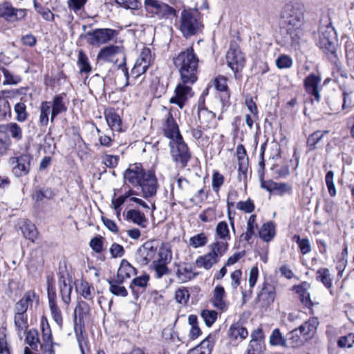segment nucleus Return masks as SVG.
<instances>
[{
	"mask_svg": "<svg viewBox=\"0 0 354 354\" xmlns=\"http://www.w3.org/2000/svg\"><path fill=\"white\" fill-rule=\"evenodd\" d=\"M135 259L142 266L151 262V268L156 277L160 279L169 272L167 264L171 261L172 252L167 243H162L158 250L156 242L147 241L138 249Z\"/></svg>",
	"mask_w": 354,
	"mask_h": 354,
	"instance_id": "nucleus-1",
	"label": "nucleus"
},
{
	"mask_svg": "<svg viewBox=\"0 0 354 354\" xmlns=\"http://www.w3.org/2000/svg\"><path fill=\"white\" fill-rule=\"evenodd\" d=\"M174 64L178 69L180 77L186 80H198V59L192 47L180 52L174 58Z\"/></svg>",
	"mask_w": 354,
	"mask_h": 354,
	"instance_id": "nucleus-2",
	"label": "nucleus"
},
{
	"mask_svg": "<svg viewBox=\"0 0 354 354\" xmlns=\"http://www.w3.org/2000/svg\"><path fill=\"white\" fill-rule=\"evenodd\" d=\"M97 59L106 62L118 64L126 77L125 86L129 84V75L126 66V53L124 48L120 45H109L101 48L97 55Z\"/></svg>",
	"mask_w": 354,
	"mask_h": 354,
	"instance_id": "nucleus-3",
	"label": "nucleus"
},
{
	"mask_svg": "<svg viewBox=\"0 0 354 354\" xmlns=\"http://www.w3.org/2000/svg\"><path fill=\"white\" fill-rule=\"evenodd\" d=\"M90 307L83 301H78L74 310V329L82 354H86L87 343L83 335L84 320L88 319Z\"/></svg>",
	"mask_w": 354,
	"mask_h": 354,
	"instance_id": "nucleus-4",
	"label": "nucleus"
},
{
	"mask_svg": "<svg viewBox=\"0 0 354 354\" xmlns=\"http://www.w3.org/2000/svg\"><path fill=\"white\" fill-rule=\"evenodd\" d=\"M227 248V243L223 241H215L211 243L208 245L209 251L206 254L200 256L196 259V266L209 270L219 261L220 258L225 253Z\"/></svg>",
	"mask_w": 354,
	"mask_h": 354,
	"instance_id": "nucleus-5",
	"label": "nucleus"
},
{
	"mask_svg": "<svg viewBox=\"0 0 354 354\" xmlns=\"http://www.w3.org/2000/svg\"><path fill=\"white\" fill-rule=\"evenodd\" d=\"M203 25L196 12L183 10L180 17L179 30L183 37L189 38L202 30Z\"/></svg>",
	"mask_w": 354,
	"mask_h": 354,
	"instance_id": "nucleus-6",
	"label": "nucleus"
},
{
	"mask_svg": "<svg viewBox=\"0 0 354 354\" xmlns=\"http://www.w3.org/2000/svg\"><path fill=\"white\" fill-rule=\"evenodd\" d=\"M197 81L194 79H183L180 77V81L174 90V95L169 100L171 104H176L180 109H183L185 102L194 95L192 90L193 84Z\"/></svg>",
	"mask_w": 354,
	"mask_h": 354,
	"instance_id": "nucleus-7",
	"label": "nucleus"
},
{
	"mask_svg": "<svg viewBox=\"0 0 354 354\" xmlns=\"http://www.w3.org/2000/svg\"><path fill=\"white\" fill-rule=\"evenodd\" d=\"M317 45L326 54L335 53L337 39L335 30L333 27L330 26L320 27Z\"/></svg>",
	"mask_w": 354,
	"mask_h": 354,
	"instance_id": "nucleus-8",
	"label": "nucleus"
},
{
	"mask_svg": "<svg viewBox=\"0 0 354 354\" xmlns=\"http://www.w3.org/2000/svg\"><path fill=\"white\" fill-rule=\"evenodd\" d=\"M144 4L147 12L151 17L169 19L176 16V10L161 1L145 0Z\"/></svg>",
	"mask_w": 354,
	"mask_h": 354,
	"instance_id": "nucleus-9",
	"label": "nucleus"
},
{
	"mask_svg": "<svg viewBox=\"0 0 354 354\" xmlns=\"http://www.w3.org/2000/svg\"><path fill=\"white\" fill-rule=\"evenodd\" d=\"M169 147L173 160L181 167H185L190 159V153L183 137L170 140Z\"/></svg>",
	"mask_w": 354,
	"mask_h": 354,
	"instance_id": "nucleus-10",
	"label": "nucleus"
},
{
	"mask_svg": "<svg viewBox=\"0 0 354 354\" xmlns=\"http://www.w3.org/2000/svg\"><path fill=\"white\" fill-rule=\"evenodd\" d=\"M117 35L115 30L110 28H97L93 31L87 32L85 37L87 42L94 46H100V45L106 44L113 40Z\"/></svg>",
	"mask_w": 354,
	"mask_h": 354,
	"instance_id": "nucleus-11",
	"label": "nucleus"
},
{
	"mask_svg": "<svg viewBox=\"0 0 354 354\" xmlns=\"http://www.w3.org/2000/svg\"><path fill=\"white\" fill-rule=\"evenodd\" d=\"M227 66L234 72L235 77L245 66V56L236 45H231L226 54Z\"/></svg>",
	"mask_w": 354,
	"mask_h": 354,
	"instance_id": "nucleus-12",
	"label": "nucleus"
},
{
	"mask_svg": "<svg viewBox=\"0 0 354 354\" xmlns=\"http://www.w3.org/2000/svg\"><path fill=\"white\" fill-rule=\"evenodd\" d=\"M27 10L23 8H17L9 2L0 4V18H3L9 23H16L25 19Z\"/></svg>",
	"mask_w": 354,
	"mask_h": 354,
	"instance_id": "nucleus-13",
	"label": "nucleus"
},
{
	"mask_svg": "<svg viewBox=\"0 0 354 354\" xmlns=\"http://www.w3.org/2000/svg\"><path fill=\"white\" fill-rule=\"evenodd\" d=\"M305 19H296L295 20H288L283 23L287 35L290 37L292 46H296L299 43L304 33V26Z\"/></svg>",
	"mask_w": 354,
	"mask_h": 354,
	"instance_id": "nucleus-14",
	"label": "nucleus"
},
{
	"mask_svg": "<svg viewBox=\"0 0 354 354\" xmlns=\"http://www.w3.org/2000/svg\"><path fill=\"white\" fill-rule=\"evenodd\" d=\"M151 59L150 50L149 48H144L136 60L131 68L130 75L136 79L145 74L150 65Z\"/></svg>",
	"mask_w": 354,
	"mask_h": 354,
	"instance_id": "nucleus-15",
	"label": "nucleus"
},
{
	"mask_svg": "<svg viewBox=\"0 0 354 354\" xmlns=\"http://www.w3.org/2000/svg\"><path fill=\"white\" fill-rule=\"evenodd\" d=\"M31 156L28 154H21L17 157H12L10 162L13 165L12 172L16 177L27 175L30 169Z\"/></svg>",
	"mask_w": 354,
	"mask_h": 354,
	"instance_id": "nucleus-16",
	"label": "nucleus"
},
{
	"mask_svg": "<svg viewBox=\"0 0 354 354\" xmlns=\"http://www.w3.org/2000/svg\"><path fill=\"white\" fill-rule=\"evenodd\" d=\"M304 6L298 3H287L281 12V18L283 22H288V20L304 18Z\"/></svg>",
	"mask_w": 354,
	"mask_h": 354,
	"instance_id": "nucleus-17",
	"label": "nucleus"
},
{
	"mask_svg": "<svg viewBox=\"0 0 354 354\" xmlns=\"http://www.w3.org/2000/svg\"><path fill=\"white\" fill-rule=\"evenodd\" d=\"M145 198H150L156 195L157 192V180L153 172L147 171L138 185Z\"/></svg>",
	"mask_w": 354,
	"mask_h": 354,
	"instance_id": "nucleus-18",
	"label": "nucleus"
},
{
	"mask_svg": "<svg viewBox=\"0 0 354 354\" xmlns=\"http://www.w3.org/2000/svg\"><path fill=\"white\" fill-rule=\"evenodd\" d=\"M162 129L165 136L170 140L181 137L178 126L171 111H167L162 120Z\"/></svg>",
	"mask_w": 354,
	"mask_h": 354,
	"instance_id": "nucleus-19",
	"label": "nucleus"
},
{
	"mask_svg": "<svg viewBox=\"0 0 354 354\" xmlns=\"http://www.w3.org/2000/svg\"><path fill=\"white\" fill-rule=\"evenodd\" d=\"M261 187L269 192H273L276 194L282 196L286 193H290L292 187L289 183H277L272 180L261 181Z\"/></svg>",
	"mask_w": 354,
	"mask_h": 354,
	"instance_id": "nucleus-20",
	"label": "nucleus"
},
{
	"mask_svg": "<svg viewBox=\"0 0 354 354\" xmlns=\"http://www.w3.org/2000/svg\"><path fill=\"white\" fill-rule=\"evenodd\" d=\"M147 173L140 164H134L129 167L125 171L124 176L126 180L133 185H139L141 179Z\"/></svg>",
	"mask_w": 354,
	"mask_h": 354,
	"instance_id": "nucleus-21",
	"label": "nucleus"
},
{
	"mask_svg": "<svg viewBox=\"0 0 354 354\" xmlns=\"http://www.w3.org/2000/svg\"><path fill=\"white\" fill-rule=\"evenodd\" d=\"M225 291L222 286H216L213 291L211 302L214 308L221 311L227 310L228 303L225 300Z\"/></svg>",
	"mask_w": 354,
	"mask_h": 354,
	"instance_id": "nucleus-22",
	"label": "nucleus"
},
{
	"mask_svg": "<svg viewBox=\"0 0 354 354\" xmlns=\"http://www.w3.org/2000/svg\"><path fill=\"white\" fill-rule=\"evenodd\" d=\"M196 274L194 271L193 266L189 263H180L177 265L176 277L182 283H185L194 277Z\"/></svg>",
	"mask_w": 354,
	"mask_h": 354,
	"instance_id": "nucleus-23",
	"label": "nucleus"
},
{
	"mask_svg": "<svg viewBox=\"0 0 354 354\" xmlns=\"http://www.w3.org/2000/svg\"><path fill=\"white\" fill-rule=\"evenodd\" d=\"M320 81L319 77L314 74L308 75L304 80L306 92L314 96L317 101H319L320 99V94L318 90V85Z\"/></svg>",
	"mask_w": 354,
	"mask_h": 354,
	"instance_id": "nucleus-24",
	"label": "nucleus"
},
{
	"mask_svg": "<svg viewBox=\"0 0 354 354\" xmlns=\"http://www.w3.org/2000/svg\"><path fill=\"white\" fill-rule=\"evenodd\" d=\"M319 325V322L317 318H311L307 322L304 323L299 326V332L302 336L303 339L307 340L313 337L315 334L317 328Z\"/></svg>",
	"mask_w": 354,
	"mask_h": 354,
	"instance_id": "nucleus-25",
	"label": "nucleus"
},
{
	"mask_svg": "<svg viewBox=\"0 0 354 354\" xmlns=\"http://www.w3.org/2000/svg\"><path fill=\"white\" fill-rule=\"evenodd\" d=\"M214 345V337L208 335L197 346L190 349L188 354H211Z\"/></svg>",
	"mask_w": 354,
	"mask_h": 354,
	"instance_id": "nucleus-26",
	"label": "nucleus"
},
{
	"mask_svg": "<svg viewBox=\"0 0 354 354\" xmlns=\"http://www.w3.org/2000/svg\"><path fill=\"white\" fill-rule=\"evenodd\" d=\"M198 117L203 129H210L215 126V114L207 109L198 111Z\"/></svg>",
	"mask_w": 354,
	"mask_h": 354,
	"instance_id": "nucleus-27",
	"label": "nucleus"
},
{
	"mask_svg": "<svg viewBox=\"0 0 354 354\" xmlns=\"http://www.w3.org/2000/svg\"><path fill=\"white\" fill-rule=\"evenodd\" d=\"M248 335L247 329L239 323H235L230 327L228 335L231 341L241 342Z\"/></svg>",
	"mask_w": 354,
	"mask_h": 354,
	"instance_id": "nucleus-28",
	"label": "nucleus"
},
{
	"mask_svg": "<svg viewBox=\"0 0 354 354\" xmlns=\"http://www.w3.org/2000/svg\"><path fill=\"white\" fill-rule=\"evenodd\" d=\"M275 297L274 287L268 283H264L263 288L258 295L259 301H263L264 305L268 306L272 304Z\"/></svg>",
	"mask_w": 354,
	"mask_h": 354,
	"instance_id": "nucleus-29",
	"label": "nucleus"
},
{
	"mask_svg": "<svg viewBox=\"0 0 354 354\" xmlns=\"http://www.w3.org/2000/svg\"><path fill=\"white\" fill-rule=\"evenodd\" d=\"M106 122L110 129L113 131H122V122L120 116L113 109H107L104 111Z\"/></svg>",
	"mask_w": 354,
	"mask_h": 354,
	"instance_id": "nucleus-30",
	"label": "nucleus"
},
{
	"mask_svg": "<svg viewBox=\"0 0 354 354\" xmlns=\"http://www.w3.org/2000/svg\"><path fill=\"white\" fill-rule=\"evenodd\" d=\"M64 95H57L54 97L53 102H51L52 114L50 117L51 122H53L55 117L62 113L67 111V106L64 101Z\"/></svg>",
	"mask_w": 354,
	"mask_h": 354,
	"instance_id": "nucleus-31",
	"label": "nucleus"
},
{
	"mask_svg": "<svg viewBox=\"0 0 354 354\" xmlns=\"http://www.w3.org/2000/svg\"><path fill=\"white\" fill-rule=\"evenodd\" d=\"M136 268L133 267L127 260L122 259L118 270V278L120 281L130 278L136 274Z\"/></svg>",
	"mask_w": 354,
	"mask_h": 354,
	"instance_id": "nucleus-32",
	"label": "nucleus"
},
{
	"mask_svg": "<svg viewBox=\"0 0 354 354\" xmlns=\"http://www.w3.org/2000/svg\"><path fill=\"white\" fill-rule=\"evenodd\" d=\"M7 132H9L11 136L17 140L22 138L21 129L15 122H10L8 124L0 125V133L6 135Z\"/></svg>",
	"mask_w": 354,
	"mask_h": 354,
	"instance_id": "nucleus-33",
	"label": "nucleus"
},
{
	"mask_svg": "<svg viewBox=\"0 0 354 354\" xmlns=\"http://www.w3.org/2000/svg\"><path fill=\"white\" fill-rule=\"evenodd\" d=\"M76 290L85 299L88 301L93 299L94 288L86 281L80 280L77 281L76 283Z\"/></svg>",
	"mask_w": 354,
	"mask_h": 354,
	"instance_id": "nucleus-34",
	"label": "nucleus"
},
{
	"mask_svg": "<svg viewBox=\"0 0 354 354\" xmlns=\"http://www.w3.org/2000/svg\"><path fill=\"white\" fill-rule=\"evenodd\" d=\"M59 292L62 301L68 306L71 301L72 286L66 282L64 277L59 279Z\"/></svg>",
	"mask_w": 354,
	"mask_h": 354,
	"instance_id": "nucleus-35",
	"label": "nucleus"
},
{
	"mask_svg": "<svg viewBox=\"0 0 354 354\" xmlns=\"http://www.w3.org/2000/svg\"><path fill=\"white\" fill-rule=\"evenodd\" d=\"M256 218L257 217L254 214L250 216L247 222L246 230L241 234V236L242 239L246 241H249L252 239V236L255 234V231L258 228Z\"/></svg>",
	"mask_w": 354,
	"mask_h": 354,
	"instance_id": "nucleus-36",
	"label": "nucleus"
},
{
	"mask_svg": "<svg viewBox=\"0 0 354 354\" xmlns=\"http://www.w3.org/2000/svg\"><path fill=\"white\" fill-rule=\"evenodd\" d=\"M259 236L266 242L271 241L275 235V226L272 222L264 223L260 230Z\"/></svg>",
	"mask_w": 354,
	"mask_h": 354,
	"instance_id": "nucleus-37",
	"label": "nucleus"
},
{
	"mask_svg": "<svg viewBox=\"0 0 354 354\" xmlns=\"http://www.w3.org/2000/svg\"><path fill=\"white\" fill-rule=\"evenodd\" d=\"M127 218L141 227H146L147 218L145 214L139 210L131 209L128 211L127 213Z\"/></svg>",
	"mask_w": 354,
	"mask_h": 354,
	"instance_id": "nucleus-38",
	"label": "nucleus"
},
{
	"mask_svg": "<svg viewBox=\"0 0 354 354\" xmlns=\"http://www.w3.org/2000/svg\"><path fill=\"white\" fill-rule=\"evenodd\" d=\"M14 323L17 334L21 336L28 327L27 315L14 313Z\"/></svg>",
	"mask_w": 354,
	"mask_h": 354,
	"instance_id": "nucleus-39",
	"label": "nucleus"
},
{
	"mask_svg": "<svg viewBox=\"0 0 354 354\" xmlns=\"http://www.w3.org/2000/svg\"><path fill=\"white\" fill-rule=\"evenodd\" d=\"M39 122L42 126H46L48 123V116L52 114V107L50 102H42L40 107Z\"/></svg>",
	"mask_w": 354,
	"mask_h": 354,
	"instance_id": "nucleus-40",
	"label": "nucleus"
},
{
	"mask_svg": "<svg viewBox=\"0 0 354 354\" xmlns=\"http://www.w3.org/2000/svg\"><path fill=\"white\" fill-rule=\"evenodd\" d=\"M216 234L221 241L227 243L230 239V227L226 221H220L216 226Z\"/></svg>",
	"mask_w": 354,
	"mask_h": 354,
	"instance_id": "nucleus-41",
	"label": "nucleus"
},
{
	"mask_svg": "<svg viewBox=\"0 0 354 354\" xmlns=\"http://www.w3.org/2000/svg\"><path fill=\"white\" fill-rule=\"evenodd\" d=\"M236 156L239 165V170L243 174L248 169L247 158H245L246 152L243 145H239L236 147Z\"/></svg>",
	"mask_w": 354,
	"mask_h": 354,
	"instance_id": "nucleus-42",
	"label": "nucleus"
},
{
	"mask_svg": "<svg viewBox=\"0 0 354 354\" xmlns=\"http://www.w3.org/2000/svg\"><path fill=\"white\" fill-rule=\"evenodd\" d=\"M24 236L34 242L37 239V231L34 224L30 222L25 221L24 225L21 227Z\"/></svg>",
	"mask_w": 354,
	"mask_h": 354,
	"instance_id": "nucleus-43",
	"label": "nucleus"
},
{
	"mask_svg": "<svg viewBox=\"0 0 354 354\" xmlns=\"http://www.w3.org/2000/svg\"><path fill=\"white\" fill-rule=\"evenodd\" d=\"M316 278L320 281L326 288L332 287V277L330 270L328 268H322L317 270Z\"/></svg>",
	"mask_w": 354,
	"mask_h": 354,
	"instance_id": "nucleus-44",
	"label": "nucleus"
},
{
	"mask_svg": "<svg viewBox=\"0 0 354 354\" xmlns=\"http://www.w3.org/2000/svg\"><path fill=\"white\" fill-rule=\"evenodd\" d=\"M25 341L32 349L37 351L40 345L38 331L35 329L30 330L26 334Z\"/></svg>",
	"mask_w": 354,
	"mask_h": 354,
	"instance_id": "nucleus-45",
	"label": "nucleus"
},
{
	"mask_svg": "<svg viewBox=\"0 0 354 354\" xmlns=\"http://www.w3.org/2000/svg\"><path fill=\"white\" fill-rule=\"evenodd\" d=\"M207 243V237L204 233L197 234L189 238L188 245L196 249L205 245Z\"/></svg>",
	"mask_w": 354,
	"mask_h": 354,
	"instance_id": "nucleus-46",
	"label": "nucleus"
},
{
	"mask_svg": "<svg viewBox=\"0 0 354 354\" xmlns=\"http://www.w3.org/2000/svg\"><path fill=\"white\" fill-rule=\"evenodd\" d=\"M292 59L287 55H280L275 60L276 66L279 69L290 68L292 66Z\"/></svg>",
	"mask_w": 354,
	"mask_h": 354,
	"instance_id": "nucleus-47",
	"label": "nucleus"
},
{
	"mask_svg": "<svg viewBox=\"0 0 354 354\" xmlns=\"http://www.w3.org/2000/svg\"><path fill=\"white\" fill-rule=\"evenodd\" d=\"M299 334L298 329H295L289 333L288 341L291 346L299 347L303 345L304 339Z\"/></svg>",
	"mask_w": 354,
	"mask_h": 354,
	"instance_id": "nucleus-48",
	"label": "nucleus"
},
{
	"mask_svg": "<svg viewBox=\"0 0 354 354\" xmlns=\"http://www.w3.org/2000/svg\"><path fill=\"white\" fill-rule=\"evenodd\" d=\"M325 182L330 196L334 197L337 194V190L334 183V172L328 171L325 176Z\"/></svg>",
	"mask_w": 354,
	"mask_h": 354,
	"instance_id": "nucleus-49",
	"label": "nucleus"
},
{
	"mask_svg": "<svg viewBox=\"0 0 354 354\" xmlns=\"http://www.w3.org/2000/svg\"><path fill=\"white\" fill-rule=\"evenodd\" d=\"M270 343L272 346H285L286 339L283 337L278 328L273 330L270 337Z\"/></svg>",
	"mask_w": 354,
	"mask_h": 354,
	"instance_id": "nucleus-50",
	"label": "nucleus"
},
{
	"mask_svg": "<svg viewBox=\"0 0 354 354\" xmlns=\"http://www.w3.org/2000/svg\"><path fill=\"white\" fill-rule=\"evenodd\" d=\"M149 277L148 274H143L142 276L136 277L131 283L130 287L134 290L136 288H145L147 286Z\"/></svg>",
	"mask_w": 354,
	"mask_h": 354,
	"instance_id": "nucleus-51",
	"label": "nucleus"
},
{
	"mask_svg": "<svg viewBox=\"0 0 354 354\" xmlns=\"http://www.w3.org/2000/svg\"><path fill=\"white\" fill-rule=\"evenodd\" d=\"M204 322L207 326H211L217 319V313L214 310H203L201 313Z\"/></svg>",
	"mask_w": 354,
	"mask_h": 354,
	"instance_id": "nucleus-52",
	"label": "nucleus"
},
{
	"mask_svg": "<svg viewBox=\"0 0 354 354\" xmlns=\"http://www.w3.org/2000/svg\"><path fill=\"white\" fill-rule=\"evenodd\" d=\"M49 308L54 321L58 326H62L63 323L62 315L57 303L49 304Z\"/></svg>",
	"mask_w": 354,
	"mask_h": 354,
	"instance_id": "nucleus-53",
	"label": "nucleus"
},
{
	"mask_svg": "<svg viewBox=\"0 0 354 354\" xmlns=\"http://www.w3.org/2000/svg\"><path fill=\"white\" fill-rule=\"evenodd\" d=\"M78 64L81 66V73H88L91 71V67L88 62V58L82 50H80L78 53Z\"/></svg>",
	"mask_w": 354,
	"mask_h": 354,
	"instance_id": "nucleus-54",
	"label": "nucleus"
},
{
	"mask_svg": "<svg viewBox=\"0 0 354 354\" xmlns=\"http://www.w3.org/2000/svg\"><path fill=\"white\" fill-rule=\"evenodd\" d=\"M28 307H31L33 302L38 303L39 297L35 290H30L27 291L21 299Z\"/></svg>",
	"mask_w": 354,
	"mask_h": 354,
	"instance_id": "nucleus-55",
	"label": "nucleus"
},
{
	"mask_svg": "<svg viewBox=\"0 0 354 354\" xmlns=\"http://www.w3.org/2000/svg\"><path fill=\"white\" fill-rule=\"evenodd\" d=\"M15 111L17 114V120L24 122L27 118L26 106L22 102H18L15 105Z\"/></svg>",
	"mask_w": 354,
	"mask_h": 354,
	"instance_id": "nucleus-56",
	"label": "nucleus"
},
{
	"mask_svg": "<svg viewBox=\"0 0 354 354\" xmlns=\"http://www.w3.org/2000/svg\"><path fill=\"white\" fill-rule=\"evenodd\" d=\"M110 292L116 296L126 297L128 295V292L125 287L116 284L113 282L110 281Z\"/></svg>",
	"mask_w": 354,
	"mask_h": 354,
	"instance_id": "nucleus-57",
	"label": "nucleus"
},
{
	"mask_svg": "<svg viewBox=\"0 0 354 354\" xmlns=\"http://www.w3.org/2000/svg\"><path fill=\"white\" fill-rule=\"evenodd\" d=\"M224 177L218 171H215L212 176V185L213 190L218 192L221 186L223 184Z\"/></svg>",
	"mask_w": 354,
	"mask_h": 354,
	"instance_id": "nucleus-58",
	"label": "nucleus"
},
{
	"mask_svg": "<svg viewBox=\"0 0 354 354\" xmlns=\"http://www.w3.org/2000/svg\"><path fill=\"white\" fill-rule=\"evenodd\" d=\"M189 298V294L185 288H179L175 292V299L180 304H185Z\"/></svg>",
	"mask_w": 354,
	"mask_h": 354,
	"instance_id": "nucleus-59",
	"label": "nucleus"
},
{
	"mask_svg": "<svg viewBox=\"0 0 354 354\" xmlns=\"http://www.w3.org/2000/svg\"><path fill=\"white\" fill-rule=\"evenodd\" d=\"M242 272L240 269L235 270L230 274V286L233 290H236L240 285Z\"/></svg>",
	"mask_w": 354,
	"mask_h": 354,
	"instance_id": "nucleus-60",
	"label": "nucleus"
},
{
	"mask_svg": "<svg viewBox=\"0 0 354 354\" xmlns=\"http://www.w3.org/2000/svg\"><path fill=\"white\" fill-rule=\"evenodd\" d=\"M326 133H327V131L322 132L321 131H317L312 133L308 138V145L311 147H315L317 143L322 140Z\"/></svg>",
	"mask_w": 354,
	"mask_h": 354,
	"instance_id": "nucleus-61",
	"label": "nucleus"
},
{
	"mask_svg": "<svg viewBox=\"0 0 354 354\" xmlns=\"http://www.w3.org/2000/svg\"><path fill=\"white\" fill-rule=\"evenodd\" d=\"M236 208L245 213H250L254 209V205L253 202L248 199L245 201H239L236 205Z\"/></svg>",
	"mask_w": 354,
	"mask_h": 354,
	"instance_id": "nucleus-62",
	"label": "nucleus"
},
{
	"mask_svg": "<svg viewBox=\"0 0 354 354\" xmlns=\"http://www.w3.org/2000/svg\"><path fill=\"white\" fill-rule=\"evenodd\" d=\"M119 157L118 156L105 154L102 157L103 163L108 167L114 168L118 164Z\"/></svg>",
	"mask_w": 354,
	"mask_h": 354,
	"instance_id": "nucleus-63",
	"label": "nucleus"
},
{
	"mask_svg": "<svg viewBox=\"0 0 354 354\" xmlns=\"http://www.w3.org/2000/svg\"><path fill=\"white\" fill-rule=\"evenodd\" d=\"M337 344L341 348H351L354 344V337L351 335L342 337L338 340Z\"/></svg>",
	"mask_w": 354,
	"mask_h": 354,
	"instance_id": "nucleus-64",
	"label": "nucleus"
}]
</instances>
